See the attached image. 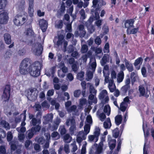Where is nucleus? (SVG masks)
I'll return each instance as SVG.
<instances>
[{
	"label": "nucleus",
	"instance_id": "7c9ffc66",
	"mask_svg": "<svg viewBox=\"0 0 154 154\" xmlns=\"http://www.w3.org/2000/svg\"><path fill=\"white\" fill-rule=\"evenodd\" d=\"M104 112L105 113L107 116H109L110 113L111 109L109 105L105 106L103 109Z\"/></svg>",
	"mask_w": 154,
	"mask_h": 154
},
{
	"label": "nucleus",
	"instance_id": "e2e57ef3",
	"mask_svg": "<svg viewBox=\"0 0 154 154\" xmlns=\"http://www.w3.org/2000/svg\"><path fill=\"white\" fill-rule=\"evenodd\" d=\"M67 62L70 64H74L75 63V60L73 57H71L67 60Z\"/></svg>",
	"mask_w": 154,
	"mask_h": 154
},
{
	"label": "nucleus",
	"instance_id": "6ab92c4d",
	"mask_svg": "<svg viewBox=\"0 0 154 154\" xmlns=\"http://www.w3.org/2000/svg\"><path fill=\"white\" fill-rule=\"evenodd\" d=\"M126 67L128 70L130 72H131L134 70L133 65L130 63L126 59L125 60Z\"/></svg>",
	"mask_w": 154,
	"mask_h": 154
},
{
	"label": "nucleus",
	"instance_id": "c85d7f7f",
	"mask_svg": "<svg viewBox=\"0 0 154 154\" xmlns=\"http://www.w3.org/2000/svg\"><path fill=\"white\" fill-rule=\"evenodd\" d=\"M35 140L40 144H43L45 142V140L44 137H41L38 138L36 137L35 138Z\"/></svg>",
	"mask_w": 154,
	"mask_h": 154
},
{
	"label": "nucleus",
	"instance_id": "49530a36",
	"mask_svg": "<svg viewBox=\"0 0 154 154\" xmlns=\"http://www.w3.org/2000/svg\"><path fill=\"white\" fill-rule=\"evenodd\" d=\"M88 46L86 45H83L81 49V51L82 53H86L88 51Z\"/></svg>",
	"mask_w": 154,
	"mask_h": 154
},
{
	"label": "nucleus",
	"instance_id": "a19ab883",
	"mask_svg": "<svg viewBox=\"0 0 154 154\" xmlns=\"http://www.w3.org/2000/svg\"><path fill=\"white\" fill-rule=\"evenodd\" d=\"M88 29L89 33H92L95 30V29L94 26L91 24L88 25L86 24Z\"/></svg>",
	"mask_w": 154,
	"mask_h": 154
},
{
	"label": "nucleus",
	"instance_id": "2eb2a0df",
	"mask_svg": "<svg viewBox=\"0 0 154 154\" xmlns=\"http://www.w3.org/2000/svg\"><path fill=\"white\" fill-rule=\"evenodd\" d=\"M61 122L60 119L57 117L56 119L54 121V124L52 126L50 127V129L52 131H54L57 129Z\"/></svg>",
	"mask_w": 154,
	"mask_h": 154
},
{
	"label": "nucleus",
	"instance_id": "a18cd8bd",
	"mask_svg": "<svg viewBox=\"0 0 154 154\" xmlns=\"http://www.w3.org/2000/svg\"><path fill=\"white\" fill-rule=\"evenodd\" d=\"M130 88V85H125L121 88V91L123 94L126 93L128 90Z\"/></svg>",
	"mask_w": 154,
	"mask_h": 154
},
{
	"label": "nucleus",
	"instance_id": "6e6552de",
	"mask_svg": "<svg viewBox=\"0 0 154 154\" xmlns=\"http://www.w3.org/2000/svg\"><path fill=\"white\" fill-rule=\"evenodd\" d=\"M10 91V86L8 85H6L4 89L3 93L2 96L4 101L6 102L9 100Z\"/></svg>",
	"mask_w": 154,
	"mask_h": 154
},
{
	"label": "nucleus",
	"instance_id": "72a5a7b5",
	"mask_svg": "<svg viewBox=\"0 0 154 154\" xmlns=\"http://www.w3.org/2000/svg\"><path fill=\"white\" fill-rule=\"evenodd\" d=\"M51 136L55 140H57L60 138V135L57 131H54L51 133Z\"/></svg>",
	"mask_w": 154,
	"mask_h": 154
},
{
	"label": "nucleus",
	"instance_id": "423d86ee",
	"mask_svg": "<svg viewBox=\"0 0 154 154\" xmlns=\"http://www.w3.org/2000/svg\"><path fill=\"white\" fill-rule=\"evenodd\" d=\"M27 20V17L23 16L17 14L15 17L14 20V24L17 26L23 24Z\"/></svg>",
	"mask_w": 154,
	"mask_h": 154
},
{
	"label": "nucleus",
	"instance_id": "a878e982",
	"mask_svg": "<svg viewBox=\"0 0 154 154\" xmlns=\"http://www.w3.org/2000/svg\"><path fill=\"white\" fill-rule=\"evenodd\" d=\"M75 124V119L72 118L68 119L66 122V124L68 126H69L70 125L71 126Z\"/></svg>",
	"mask_w": 154,
	"mask_h": 154
},
{
	"label": "nucleus",
	"instance_id": "58836bf2",
	"mask_svg": "<svg viewBox=\"0 0 154 154\" xmlns=\"http://www.w3.org/2000/svg\"><path fill=\"white\" fill-rule=\"evenodd\" d=\"M127 103L125 102H122L120 105V109L122 111L124 112L126 109Z\"/></svg>",
	"mask_w": 154,
	"mask_h": 154
},
{
	"label": "nucleus",
	"instance_id": "ea45409f",
	"mask_svg": "<svg viewBox=\"0 0 154 154\" xmlns=\"http://www.w3.org/2000/svg\"><path fill=\"white\" fill-rule=\"evenodd\" d=\"M71 137L68 134H66L64 136V140L66 143H70L71 141Z\"/></svg>",
	"mask_w": 154,
	"mask_h": 154
},
{
	"label": "nucleus",
	"instance_id": "39448f33",
	"mask_svg": "<svg viewBox=\"0 0 154 154\" xmlns=\"http://www.w3.org/2000/svg\"><path fill=\"white\" fill-rule=\"evenodd\" d=\"M43 50V47L40 43L37 42L33 44L32 50L35 55H40L42 53Z\"/></svg>",
	"mask_w": 154,
	"mask_h": 154
},
{
	"label": "nucleus",
	"instance_id": "69168bd1",
	"mask_svg": "<svg viewBox=\"0 0 154 154\" xmlns=\"http://www.w3.org/2000/svg\"><path fill=\"white\" fill-rule=\"evenodd\" d=\"M71 145L72 147L71 151V152H75L78 149L77 146L76 145L75 142L72 143Z\"/></svg>",
	"mask_w": 154,
	"mask_h": 154
},
{
	"label": "nucleus",
	"instance_id": "680f3d73",
	"mask_svg": "<svg viewBox=\"0 0 154 154\" xmlns=\"http://www.w3.org/2000/svg\"><path fill=\"white\" fill-rule=\"evenodd\" d=\"M34 148V149L37 152H39L41 150L40 146L39 144L37 143L35 144Z\"/></svg>",
	"mask_w": 154,
	"mask_h": 154
},
{
	"label": "nucleus",
	"instance_id": "864d4df0",
	"mask_svg": "<svg viewBox=\"0 0 154 154\" xmlns=\"http://www.w3.org/2000/svg\"><path fill=\"white\" fill-rule=\"evenodd\" d=\"M90 129V125L88 124L86 125L84 127V133L87 134L89 133Z\"/></svg>",
	"mask_w": 154,
	"mask_h": 154
},
{
	"label": "nucleus",
	"instance_id": "f3484780",
	"mask_svg": "<svg viewBox=\"0 0 154 154\" xmlns=\"http://www.w3.org/2000/svg\"><path fill=\"white\" fill-rule=\"evenodd\" d=\"M41 123V119H36V118L32 119L30 122V125L33 127H35L38 125H39Z\"/></svg>",
	"mask_w": 154,
	"mask_h": 154
},
{
	"label": "nucleus",
	"instance_id": "4be33fe9",
	"mask_svg": "<svg viewBox=\"0 0 154 154\" xmlns=\"http://www.w3.org/2000/svg\"><path fill=\"white\" fill-rule=\"evenodd\" d=\"M86 33V32H83L82 33V31H79L77 30L75 31L74 35L76 37L79 36L80 38H82L85 36Z\"/></svg>",
	"mask_w": 154,
	"mask_h": 154
},
{
	"label": "nucleus",
	"instance_id": "c756f323",
	"mask_svg": "<svg viewBox=\"0 0 154 154\" xmlns=\"http://www.w3.org/2000/svg\"><path fill=\"white\" fill-rule=\"evenodd\" d=\"M122 120V116L119 115L115 118V122L117 125H118L120 124Z\"/></svg>",
	"mask_w": 154,
	"mask_h": 154
},
{
	"label": "nucleus",
	"instance_id": "393cba45",
	"mask_svg": "<svg viewBox=\"0 0 154 154\" xmlns=\"http://www.w3.org/2000/svg\"><path fill=\"white\" fill-rule=\"evenodd\" d=\"M124 78V73L123 71H121L118 74L117 79L118 82L120 83L122 81Z\"/></svg>",
	"mask_w": 154,
	"mask_h": 154
},
{
	"label": "nucleus",
	"instance_id": "dca6fc26",
	"mask_svg": "<svg viewBox=\"0 0 154 154\" xmlns=\"http://www.w3.org/2000/svg\"><path fill=\"white\" fill-rule=\"evenodd\" d=\"M135 21L134 19H130L126 20L125 23V28L129 29L134 28L133 24Z\"/></svg>",
	"mask_w": 154,
	"mask_h": 154
},
{
	"label": "nucleus",
	"instance_id": "0e129e2a",
	"mask_svg": "<svg viewBox=\"0 0 154 154\" xmlns=\"http://www.w3.org/2000/svg\"><path fill=\"white\" fill-rule=\"evenodd\" d=\"M143 59L142 58L139 57L136 60L134 63V65L136 66L139 64L141 62H142Z\"/></svg>",
	"mask_w": 154,
	"mask_h": 154
},
{
	"label": "nucleus",
	"instance_id": "473e14b6",
	"mask_svg": "<svg viewBox=\"0 0 154 154\" xmlns=\"http://www.w3.org/2000/svg\"><path fill=\"white\" fill-rule=\"evenodd\" d=\"M7 4V0H0V10L4 9Z\"/></svg>",
	"mask_w": 154,
	"mask_h": 154
},
{
	"label": "nucleus",
	"instance_id": "c03bdc74",
	"mask_svg": "<svg viewBox=\"0 0 154 154\" xmlns=\"http://www.w3.org/2000/svg\"><path fill=\"white\" fill-rule=\"evenodd\" d=\"M119 131L118 128H116L112 131V136L115 138L118 137L119 136Z\"/></svg>",
	"mask_w": 154,
	"mask_h": 154
},
{
	"label": "nucleus",
	"instance_id": "9b49d317",
	"mask_svg": "<svg viewBox=\"0 0 154 154\" xmlns=\"http://www.w3.org/2000/svg\"><path fill=\"white\" fill-rule=\"evenodd\" d=\"M100 99H103V103H105L108 102L109 98L107 95V92L105 90H102L100 93L99 96Z\"/></svg>",
	"mask_w": 154,
	"mask_h": 154
},
{
	"label": "nucleus",
	"instance_id": "de8ad7c7",
	"mask_svg": "<svg viewBox=\"0 0 154 154\" xmlns=\"http://www.w3.org/2000/svg\"><path fill=\"white\" fill-rule=\"evenodd\" d=\"M26 53V50L24 48H20L18 51V53L20 56H23Z\"/></svg>",
	"mask_w": 154,
	"mask_h": 154
},
{
	"label": "nucleus",
	"instance_id": "0eeeda50",
	"mask_svg": "<svg viewBox=\"0 0 154 154\" xmlns=\"http://www.w3.org/2000/svg\"><path fill=\"white\" fill-rule=\"evenodd\" d=\"M97 3L98 0H93V6L95 9H92L91 10L92 12H94V10H95V17L97 19H99L100 18L99 11L100 9V7L99 6V4H97Z\"/></svg>",
	"mask_w": 154,
	"mask_h": 154
},
{
	"label": "nucleus",
	"instance_id": "1a4fd4ad",
	"mask_svg": "<svg viewBox=\"0 0 154 154\" xmlns=\"http://www.w3.org/2000/svg\"><path fill=\"white\" fill-rule=\"evenodd\" d=\"M100 129L99 127L96 128L95 131L94 132V135H90L88 136V140L90 142H92L95 139V142H96L98 139V137L100 134Z\"/></svg>",
	"mask_w": 154,
	"mask_h": 154
},
{
	"label": "nucleus",
	"instance_id": "20e7f679",
	"mask_svg": "<svg viewBox=\"0 0 154 154\" xmlns=\"http://www.w3.org/2000/svg\"><path fill=\"white\" fill-rule=\"evenodd\" d=\"M41 128V126L39 125L32 127L26 131V138L28 139H31L36 132L40 131Z\"/></svg>",
	"mask_w": 154,
	"mask_h": 154
},
{
	"label": "nucleus",
	"instance_id": "8fccbe9b",
	"mask_svg": "<svg viewBox=\"0 0 154 154\" xmlns=\"http://www.w3.org/2000/svg\"><path fill=\"white\" fill-rule=\"evenodd\" d=\"M81 92L80 90H75L74 92V96L75 97H78L80 95Z\"/></svg>",
	"mask_w": 154,
	"mask_h": 154
},
{
	"label": "nucleus",
	"instance_id": "c9c22d12",
	"mask_svg": "<svg viewBox=\"0 0 154 154\" xmlns=\"http://www.w3.org/2000/svg\"><path fill=\"white\" fill-rule=\"evenodd\" d=\"M58 130L62 135L65 134L66 133V131L64 126H60Z\"/></svg>",
	"mask_w": 154,
	"mask_h": 154
},
{
	"label": "nucleus",
	"instance_id": "338daca9",
	"mask_svg": "<svg viewBox=\"0 0 154 154\" xmlns=\"http://www.w3.org/2000/svg\"><path fill=\"white\" fill-rule=\"evenodd\" d=\"M32 141L29 140H26L25 143V147L27 149L28 148L29 146L31 144H32Z\"/></svg>",
	"mask_w": 154,
	"mask_h": 154
},
{
	"label": "nucleus",
	"instance_id": "774afa93",
	"mask_svg": "<svg viewBox=\"0 0 154 154\" xmlns=\"http://www.w3.org/2000/svg\"><path fill=\"white\" fill-rule=\"evenodd\" d=\"M94 42L95 43L98 45L100 44L101 41L100 38L99 36H97L95 39Z\"/></svg>",
	"mask_w": 154,
	"mask_h": 154
},
{
	"label": "nucleus",
	"instance_id": "f257e3e1",
	"mask_svg": "<svg viewBox=\"0 0 154 154\" xmlns=\"http://www.w3.org/2000/svg\"><path fill=\"white\" fill-rule=\"evenodd\" d=\"M42 64L37 61L32 64L31 61L28 58L24 59L20 66V72L22 74H27L29 73L33 77H36L40 74L39 67L41 69Z\"/></svg>",
	"mask_w": 154,
	"mask_h": 154
},
{
	"label": "nucleus",
	"instance_id": "052dcab7",
	"mask_svg": "<svg viewBox=\"0 0 154 154\" xmlns=\"http://www.w3.org/2000/svg\"><path fill=\"white\" fill-rule=\"evenodd\" d=\"M116 74L115 71L113 70L111 73V78L110 80H113V79H116Z\"/></svg>",
	"mask_w": 154,
	"mask_h": 154
},
{
	"label": "nucleus",
	"instance_id": "cd10ccee",
	"mask_svg": "<svg viewBox=\"0 0 154 154\" xmlns=\"http://www.w3.org/2000/svg\"><path fill=\"white\" fill-rule=\"evenodd\" d=\"M1 125L6 130L9 129L10 128L9 124L6 121L2 120L1 122Z\"/></svg>",
	"mask_w": 154,
	"mask_h": 154
},
{
	"label": "nucleus",
	"instance_id": "4468645a",
	"mask_svg": "<svg viewBox=\"0 0 154 154\" xmlns=\"http://www.w3.org/2000/svg\"><path fill=\"white\" fill-rule=\"evenodd\" d=\"M39 25L42 32H45L48 27L47 22L44 19L41 20L39 21Z\"/></svg>",
	"mask_w": 154,
	"mask_h": 154
},
{
	"label": "nucleus",
	"instance_id": "3c124183",
	"mask_svg": "<svg viewBox=\"0 0 154 154\" xmlns=\"http://www.w3.org/2000/svg\"><path fill=\"white\" fill-rule=\"evenodd\" d=\"M33 32L32 30L30 28H28L25 32V34L27 36H30L32 35L33 33Z\"/></svg>",
	"mask_w": 154,
	"mask_h": 154
},
{
	"label": "nucleus",
	"instance_id": "a211bd4d",
	"mask_svg": "<svg viewBox=\"0 0 154 154\" xmlns=\"http://www.w3.org/2000/svg\"><path fill=\"white\" fill-rule=\"evenodd\" d=\"M139 90L140 93L139 97L141 96H145L146 98L149 97V95L145 94L146 91L145 88L142 86H140L139 87Z\"/></svg>",
	"mask_w": 154,
	"mask_h": 154
},
{
	"label": "nucleus",
	"instance_id": "5fc2aeb1",
	"mask_svg": "<svg viewBox=\"0 0 154 154\" xmlns=\"http://www.w3.org/2000/svg\"><path fill=\"white\" fill-rule=\"evenodd\" d=\"M79 53L76 51H73L72 52L71 56L72 57H74L75 59H77L79 57Z\"/></svg>",
	"mask_w": 154,
	"mask_h": 154
},
{
	"label": "nucleus",
	"instance_id": "f8f14e48",
	"mask_svg": "<svg viewBox=\"0 0 154 154\" xmlns=\"http://www.w3.org/2000/svg\"><path fill=\"white\" fill-rule=\"evenodd\" d=\"M8 14L7 12H4L0 14V24H6L8 19Z\"/></svg>",
	"mask_w": 154,
	"mask_h": 154
},
{
	"label": "nucleus",
	"instance_id": "bb28decb",
	"mask_svg": "<svg viewBox=\"0 0 154 154\" xmlns=\"http://www.w3.org/2000/svg\"><path fill=\"white\" fill-rule=\"evenodd\" d=\"M81 85L82 89V95L84 97L86 92V82L85 81H83L81 83Z\"/></svg>",
	"mask_w": 154,
	"mask_h": 154
},
{
	"label": "nucleus",
	"instance_id": "e433bc0d",
	"mask_svg": "<svg viewBox=\"0 0 154 154\" xmlns=\"http://www.w3.org/2000/svg\"><path fill=\"white\" fill-rule=\"evenodd\" d=\"M84 72L82 71H81L78 73L77 76V79L81 81H82L84 79Z\"/></svg>",
	"mask_w": 154,
	"mask_h": 154
},
{
	"label": "nucleus",
	"instance_id": "4c0bfd02",
	"mask_svg": "<svg viewBox=\"0 0 154 154\" xmlns=\"http://www.w3.org/2000/svg\"><path fill=\"white\" fill-rule=\"evenodd\" d=\"M63 26V22L62 20H60L56 23L55 27L58 29H61Z\"/></svg>",
	"mask_w": 154,
	"mask_h": 154
},
{
	"label": "nucleus",
	"instance_id": "9d476101",
	"mask_svg": "<svg viewBox=\"0 0 154 154\" xmlns=\"http://www.w3.org/2000/svg\"><path fill=\"white\" fill-rule=\"evenodd\" d=\"M26 95L29 100L33 101L36 99L37 94L33 89H31L27 91Z\"/></svg>",
	"mask_w": 154,
	"mask_h": 154
},
{
	"label": "nucleus",
	"instance_id": "f704fd0d",
	"mask_svg": "<svg viewBox=\"0 0 154 154\" xmlns=\"http://www.w3.org/2000/svg\"><path fill=\"white\" fill-rule=\"evenodd\" d=\"M138 29V28H134L131 30H130L129 29H127V33L128 34L130 35V34H135L136 33Z\"/></svg>",
	"mask_w": 154,
	"mask_h": 154
},
{
	"label": "nucleus",
	"instance_id": "412c9836",
	"mask_svg": "<svg viewBox=\"0 0 154 154\" xmlns=\"http://www.w3.org/2000/svg\"><path fill=\"white\" fill-rule=\"evenodd\" d=\"M111 126V123L110 119L109 118H108L103 123V126L106 129H109L110 128Z\"/></svg>",
	"mask_w": 154,
	"mask_h": 154
},
{
	"label": "nucleus",
	"instance_id": "b1692460",
	"mask_svg": "<svg viewBox=\"0 0 154 154\" xmlns=\"http://www.w3.org/2000/svg\"><path fill=\"white\" fill-rule=\"evenodd\" d=\"M116 143V140L115 139L112 140L109 143V146L110 149L111 150V153L112 152V150L115 147Z\"/></svg>",
	"mask_w": 154,
	"mask_h": 154
},
{
	"label": "nucleus",
	"instance_id": "4d7b16f0",
	"mask_svg": "<svg viewBox=\"0 0 154 154\" xmlns=\"http://www.w3.org/2000/svg\"><path fill=\"white\" fill-rule=\"evenodd\" d=\"M79 13L81 15V19L84 20L85 18V11L83 9H81L79 11Z\"/></svg>",
	"mask_w": 154,
	"mask_h": 154
},
{
	"label": "nucleus",
	"instance_id": "bf43d9fd",
	"mask_svg": "<svg viewBox=\"0 0 154 154\" xmlns=\"http://www.w3.org/2000/svg\"><path fill=\"white\" fill-rule=\"evenodd\" d=\"M13 135L11 131H9L7 133V139L8 141H11L13 139Z\"/></svg>",
	"mask_w": 154,
	"mask_h": 154
},
{
	"label": "nucleus",
	"instance_id": "79ce46f5",
	"mask_svg": "<svg viewBox=\"0 0 154 154\" xmlns=\"http://www.w3.org/2000/svg\"><path fill=\"white\" fill-rule=\"evenodd\" d=\"M17 142L13 141L10 142V144L11 145V149L13 151L15 150L17 148Z\"/></svg>",
	"mask_w": 154,
	"mask_h": 154
},
{
	"label": "nucleus",
	"instance_id": "aec40b11",
	"mask_svg": "<svg viewBox=\"0 0 154 154\" xmlns=\"http://www.w3.org/2000/svg\"><path fill=\"white\" fill-rule=\"evenodd\" d=\"M109 56L108 54H105L104 55L100 61V63L101 65L103 66L109 60Z\"/></svg>",
	"mask_w": 154,
	"mask_h": 154
},
{
	"label": "nucleus",
	"instance_id": "09e8293b",
	"mask_svg": "<svg viewBox=\"0 0 154 154\" xmlns=\"http://www.w3.org/2000/svg\"><path fill=\"white\" fill-rule=\"evenodd\" d=\"M75 124L71 125L69 128V131L71 135L74 134V131L76 130Z\"/></svg>",
	"mask_w": 154,
	"mask_h": 154
},
{
	"label": "nucleus",
	"instance_id": "f03ea898",
	"mask_svg": "<svg viewBox=\"0 0 154 154\" xmlns=\"http://www.w3.org/2000/svg\"><path fill=\"white\" fill-rule=\"evenodd\" d=\"M58 40L57 41L56 45L59 46L60 45L63 47V51L64 52L68 51L69 53H71L74 51V46L72 45H70L66 48L68 45V42L64 39L63 35H60L58 36Z\"/></svg>",
	"mask_w": 154,
	"mask_h": 154
},
{
	"label": "nucleus",
	"instance_id": "2f4dec72",
	"mask_svg": "<svg viewBox=\"0 0 154 154\" xmlns=\"http://www.w3.org/2000/svg\"><path fill=\"white\" fill-rule=\"evenodd\" d=\"M103 146V145L101 144V143H99L97 147L96 151L95 152L94 154H100L102 151Z\"/></svg>",
	"mask_w": 154,
	"mask_h": 154
},
{
	"label": "nucleus",
	"instance_id": "6e6d98bb",
	"mask_svg": "<svg viewBox=\"0 0 154 154\" xmlns=\"http://www.w3.org/2000/svg\"><path fill=\"white\" fill-rule=\"evenodd\" d=\"M89 91L90 93L96 94L97 92V90H95L94 87L92 85H90L89 88Z\"/></svg>",
	"mask_w": 154,
	"mask_h": 154
},
{
	"label": "nucleus",
	"instance_id": "13d9d810",
	"mask_svg": "<svg viewBox=\"0 0 154 154\" xmlns=\"http://www.w3.org/2000/svg\"><path fill=\"white\" fill-rule=\"evenodd\" d=\"M87 134L85 133L83 131H80L79 135L80 137H82L83 140L85 139Z\"/></svg>",
	"mask_w": 154,
	"mask_h": 154
},
{
	"label": "nucleus",
	"instance_id": "37998d69",
	"mask_svg": "<svg viewBox=\"0 0 154 154\" xmlns=\"http://www.w3.org/2000/svg\"><path fill=\"white\" fill-rule=\"evenodd\" d=\"M103 29L104 32L102 34H101L100 35L101 38H102L103 35L107 34L109 32V28L107 26H104Z\"/></svg>",
	"mask_w": 154,
	"mask_h": 154
},
{
	"label": "nucleus",
	"instance_id": "603ef678",
	"mask_svg": "<svg viewBox=\"0 0 154 154\" xmlns=\"http://www.w3.org/2000/svg\"><path fill=\"white\" fill-rule=\"evenodd\" d=\"M11 56V54L9 51H7L4 54V57L5 59H8Z\"/></svg>",
	"mask_w": 154,
	"mask_h": 154
},
{
	"label": "nucleus",
	"instance_id": "5701e85b",
	"mask_svg": "<svg viewBox=\"0 0 154 154\" xmlns=\"http://www.w3.org/2000/svg\"><path fill=\"white\" fill-rule=\"evenodd\" d=\"M53 115L52 114H50L47 115L44 117L45 120L46 122V123H49L52 122Z\"/></svg>",
	"mask_w": 154,
	"mask_h": 154
},
{
	"label": "nucleus",
	"instance_id": "ddd939ff",
	"mask_svg": "<svg viewBox=\"0 0 154 154\" xmlns=\"http://www.w3.org/2000/svg\"><path fill=\"white\" fill-rule=\"evenodd\" d=\"M4 40L6 44L9 45L8 46L9 48H12L14 46V43H12L11 35L8 33H5L4 35Z\"/></svg>",
	"mask_w": 154,
	"mask_h": 154
},
{
	"label": "nucleus",
	"instance_id": "7ed1b4c3",
	"mask_svg": "<svg viewBox=\"0 0 154 154\" xmlns=\"http://www.w3.org/2000/svg\"><path fill=\"white\" fill-rule=\"evenodd\" d=\"M89 65L90 66V69H92V71H89L87 72V74L88 78H86L87 81H89L90 80L92 79L93 75V73L94 72L97 66L96 60L95 58H91L90 59Z\"/></svg>",
	"mask_w": 154,
	"mask_h": 154
}]
</instances>
